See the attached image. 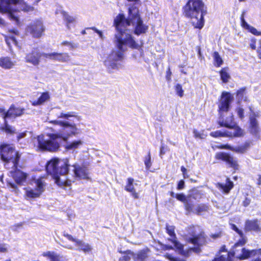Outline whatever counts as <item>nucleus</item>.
Returning a JSON list of instances; mask_svg holds the SVG:
<instances>
[{
	"mask_svg": "<svg viewBox=\"0 0 261 261\" xmlns=\"http://www.w3.org/2000/svg\"><path fill=\"white\" fill-rule=\"evenodd\" d=\"M233 97L229 92H223L222 93L221 98L219 100L218 108L220 114V118L218 124L221 126H224L229 128H232V132H234V128L239 127L233 121V115L230 114L225 119L222 116V113L227 112L229 109L230 105L233 101Z\"/></svg>",
	"mask_w": 261,
	"mask_h": 261,
	"instance_id": "5",
	"label": "nucleus"
},
{
	"mask_svg": "<svg viewBox=\"0 0 261 261\" xmlns=\"http://www.w3.org/2000/svg\"><path fill=\"white\" fill-rule=\"evenodd\" d=\"M0 155L2 160L5 162V166L9 168V164L11 163L12 167L16 168L20 155L14 149L9 145H2L0 147Z\"/></svg>",
	"mask_w": 261,
	"mask_h": 261,
	"instance_id": "7",
	"label": "nucleus"
},
{
	"mask_svg": "<svg viewBox=\"0 0 261 261\" xmlns=\"http://www.w3.org/2000/svg\"><path fill=\"white\" fill-rule=\"evenodd\" d=\"M46 58L57 60L60 61L65 62L69 59V57L66 54H58L56 53L47 54L45 55Z\"/></svg>",
	"mask_w": 261,
	"mask_h": 261,
	"instance_id": "26",
	"label": "nucleus"
},
{
	"mask_svg": "<svg viewBox=\"0 0 261 261\" xmlns=\"http://www.w3.org/2000/svg\"><path fill=\"white\" fill-rule=\"evenodd\" d=\"M6 41L10 48L12 47V46L10 45L11 43L14 44L15 45L16 44V40L13 37L7 39Z\"/></svg>",
	"mask_w": 261,
	"mask_h": 261,
	"instance_id": "53",
	"label": "nucleus"
},
{
	"mask_svg": "<svg viewBox=\"0 0 261 261\" xmlns=\"http://www.w3.org/2000/svg\"><path fill=\"white\" fill-rule=\"evenodd\" d=\"M220 73L221 79L224 83H227L228 81V80L230 78V75L227 71V68H223L220 71Z\"/></svg>",
	"mask_w": 261,
	"mask_h": 261,
	"instance_id": "37",
	"label": "nucleus"
},
{
	"mask_svg": "<svg viewBox=\"0 0 261 261\" xmlns=\"http://www.w3.org/2000/svg\"><path fill=\"white\" fill-rule=\"evenodd\" d=\"M216 158L225 162L230 167L237 169L238 165L237 160L229 154L224 152H219L216 154Z\"/></svg>",
	"mask_w": 261,
	"mask_h": 261,
	"instance_id": "15",
	"label": "nucleus"
},
{
	"mask_svg": "<svg viewBox=\"0 0 261 261\" xmlns=\"http://www.w3.org/2000/svg\"><path fill=\"white\" fill-rule=\"evenodd\" d=\"M184 187L185 181L184 180H180L178 183L177 189L180 190L183 189Z\"/></svg>",
	"mask_w": 261,
	"mask_h": 261,
	"instance_id": "57",
	"label": "nucleus"
},
{
	"mask_svg": "<svg viewBox=\"0 0 261 261\" xmlns=\"http://www.w3.org/2000/svg\"><path fill=\"white\" fill-rule=\"evenodd\" d=\"M149 53L148 51L144 52L143 50H137L132 55V56L135 59L138 60L139 62H141L142 59L145 62L148 63L150 60V59L148 57Z\"/></svg>",
	"mask_w": 261,
	"mask_h": 261,
	"instance_id": "24",
	"label": "nucleus"
},
{
	"mask_svg": "<svg viewBox=\"0 0 261 261\" xmlns=\"http://www.w3.org/2000/svg\"><path fill=\"white\" fill-rule=\"evenodd\" d=\"M50 95L48 92H43L41 94V96L36 100L32 102V105L34 106H37L43 105L44 102L49 100Z\"/></svg>",
	"mask_w": 261,
	"mask_h": 261,
	"instance_id": "29",
	"label": "nucleus"
},
{
	"mask_svg": "<svg viewBox=\"0 0 261 261\" xmlns=\"http://www.w3.org/2000/svg\"><path fill=\"white\" fill-rule=\"evenodd\" d=\"M210 209L208 205L205 204H200L195 208V214L200 215L201 213L207 212Z\"/></svg>",
	"mask_w": 261,
	"mask_h": 261,
	"instance_id": "34",
	"label": "nucleus"
},
{
	"mask_svg": "<svg viewBox=\"0 0 261 261\" xmlns=\"http://www.w3.org/2000/svg\"><path fill=\"white\" fill-rule=\"evenodd\" d=\"M107 56L105 60V65L110 72L118 69L121 66V63L124 59V50H108Z\"/></svg>",
	"mask_w": 261,
	"mask_h": 261,
	"instance_id": "8",
	"label": "nucleus"
},
{
	"mask_svg": "<svg viewBox=\"0 0 261 261\" xmlns=\"http://www.w3.org/2000/svg\"><path fill=\"white\" fill-rule=\"evenodd\" d=\"M237 114L239 117L242 119L244 118V110L241 108H239L237 109Z\"/></svg>",
	"mask_w": 261,
	"mask_h": 261,
	"instance_id": "55",
	"label": "nucleus"
},
{
	"mask_svg": "<svg viewBox=\"0 0 261 261\" xmlns=\"http://www.w3.org/2000/svg\"><path fill=\"white\" fill-rule=\"evenodd\" d=\"M189 236H187V241L195 246H202L205 244L206 239L204 232L199 227L189 228Z\"/></svg>",
	"mask_w": 261,
	"mask_h": 261,
	"instance_id": "12",
	"label": "nucleus"
},
{
	"mask_svg": "<svg viewBox=\"0 0 261 261\" xmlns=\"http://www.w3.org/2000/svg\"><path fill=\"white\" fill-rule=\"evenodd\" d=\"M250 142H246L244 144L237 146V147H232L228 144L221 145L219 147L221 149H229L232 151H234L238 153H244L247 149L250 147Z\"/></svg>",
	"mask_w": 261,
	"mask_h": 261,
	"instance_id": "20",
	"label": "nucleus"
},
{
	"mask_svg": "<svg viewBox=\"0 0 261 261\" xmlns=\"http://www.w3.org/2000/svg\"><path fill=\"white\" fill-rule=\"evenodd\" d=\"M128 4V16L125 18L123 14H118L114 19V24L116 32L114 42L118 49L123 47H128L132 49L139 47V44L135 41L130 34L128 27L132 26L135 34L140 35L145 34L148 29V26L144 23L139 14V8L141 6L140 0H127Z\"/></svg>",
	"mask_w": 261,
	"mask_h": 261,
	"instance_id": "1",
	"label": "nucleus"
},
{
	"mask_svg": "<svg viewBox=\"0 0 261 261\" xmlns=\"http://www.w3.org/2000/svg\"><path fill=\"white\" fill-rule=\"evenodd\" d=\"M144 164L145 165L146 169L148 170L150 168L152 165L151 155L150 152H148V155L145 156L144 159Z\"/></svg>",
	"mask_w": 261,
	"mask_h": 261,
	"instance_id": "40",
	"label": "nucleus"
},
{
	"mask_svg": "<svg viewBox=\"0 0 261 261\" xmlns=\"http://www.w3.org/2000/svg\"><path fill=\"white\" fill-rule=\"evenodd\" d=\"M231 228L233 230H234L236 232H237L239 234V236L241 237V239H242L243 238H246V237H245L244 236L243 232L241 230H240L235 225H234V224L232 225Z\"/></svg>",
	"mask_w": 261,
	"mask_h": 261,
	"instance_id": "49",
	"label": "nucleus"
},
{
	"mask_svg": "<svg viewBox=\"0 0 261 261\" xmlns=\"http://www.w3.org/2000/svg\"><path fill=\"white\" fill-rule=\"evenodd\" d=\"M68 160L53 159L46 165V170L48 174L51 175L55 179L56 183L60 186H69L70 180H61L59 175H65L69 172Z\"/></svg>",
	"mask_w": 261,
	"mask_h": 261,
	"instance_id": "4",
	"label": "nucleus"
},
{
	"mask_svg": "<svg viewBox=\"0 0 261 261\" xmlns=\"http://www.w3.org/2000/svg\"><path fill=\"white\" fill-rule=\"evenodd\" d=\"M171 71H170V68H168V71L166 73V79L167 81H169L171 80Z\"/></svg>",
	"mask_w": 261,
	"mask_h": 261,
	"instance_id": "58",
	"label": "nucleus"
},
{
	"mask_svg": "<svg viewBox=\"0 0 261 261\" xmlns=\"http://www.w3.org/2000/svg\"><path fill=\"white\" fill-rule=\"evenodd\" d=\"M245 229L246 231H258L260 229L257 220H247L245 222Z\"/></svg>",
	"mask_w": 261,
	"mask_h": 261,
	"instance_id": "25",
	"label": "nucleus"
},
{
	"mask_svg": "<svg viewBox=\"0 0 261 261\" xmlns=\"http://www.w3.org/2000/svg\"><path fill=\"white\" fill-rule=\"evenodd\" d=\"M137 186V183L134 182V179L132 178L127 179V184L125 187V190L132 193V196L137 199L138 198V194L136 192L135 186Z\"/></svg>",
	"mask_w": 261,
	"mask_h": 261,
	"instance_id": "23",
	"label": "nucleus"
},
{
	"mask_svg": "<svg viewBox=\"0 0 261 261\" xmlns=\"http://www.w3.org/2000/svg\"><path fill=\"white\" fill-rule=\"evenodd\" d=\"M247 238L240 239L233 246L232 252L234 255L241 260L247 259L251 256H255L256 254L259 253L261 249L256 250H248L242 246L247 243Z\"/></svg>",
	"mask_w": 261,
	"mask_h": 261,
	"instance_id": "9",
	"label": "nucleus"
},
{
	"mask_svg": "<svg viewBox=\"0 0 261 261\" xmlns=\"http://www.w3.org/2000/svg\"><path fill=\"white\" fill-rule=\"evenodd\" d=\"M92 29L93 30L95 33H96L98 36L101 39L103 40L105 38V37L104 36L102 32L101 31L98 30L95 27H92L90 28H87V30Z\"/></svg>",
	"mask_w": 261,
	"mask_h": 261,
	"instance_id": "47",
	"label": "nucleus"
},
{
	"mask_svg": "<svg viewBox=\"0 0 261 261\" xmlns=\"http://www.w3.org/2000/svg\"><path fill=\"white\" fill-rule=\"evenodd\" d=\"M14 64L8 57H4L0 59V66L5 69H10L13 67Z\"/></svg>",
	"mask_w": 261,
	"mask_h": 261,
	"instance_id": "30",
	"label": "nucleus"
},
{
	"mask_svg": "<svg viewBox=\"0 0 261 261\" xmlns=\"http://www.w3.org/2000/svg\"><path fill=\"white\" fill-rule=\"evenodd\" d=\"M250 127L258 126V121L255 118L254 115L250 116Z\"/></svg>",
	"mask_w": 261,
	"mask_h": 261,
	"instance_id": "45",
	"label": "nucleus"
},
{
	"mask_svg": "<svg viewBox=\"0 0 261 261\" xmlns=\"http://www.w3.org/2000/svg\"><path fill=\"white\" fill-rule=\"evenodd\" d=\"M24 108L17 107L14 105H11L6 112V114L4 115V126L2 127V129L8 134L14 133L15 129L12 126L8 124L6 119L19 117L24 114Z\"/></svg>",
	"mask_w": 261,
	"mask_h": 261,
	"instance_id": "10",
	"label": "nucleus"
},
{
	"mask_svg": "<svg viewBox=\"0 0 261 261\" xmlns=\"http://www.w3.org/2000/svg\"><path fill=\"white\" fill-rule=\"evenodd\" d=\"M63 15L64 20L66 21L68 28L70 29L71 24H74L75 23V17L70 16L65 12H63Z\"/></svg>",
	"mask_w": 261,
	"mask_h": 261,
	"instance_id": "33",
	"label": "nucleus"
},
{
	"mask_svg": "<svg viewBox=\"0 0 261 261\" xmlns=\"http://www.w3.org/2000/svg\"><path fill=\"white\" fill-rule=\"evenodd\" d=\"M245 12L244 11L241 17V22L242 27L245 29L248 30L249 32L256 36H261V32L258 31L255 28L248 24L244 19Z\"/></svg>",
	"mask_w": 261,
	"mask_h": 261,
	"instance_id": "22",
	"label": "nucleus"
},
{
	"mask_svg": "<svg viewBox=\"0 0 261 261\" xmlns=\"http://www.w3.org/2000/svg\"><path fill=\"white\" fill-rule=\"evenodd\" d=\"M237 98L239 102L244 100L246 101L247 100V97L246 96V88H242L237 92Z\"/></svg>",
	"mask_w": 261,
	"mask_h": 261,
	"instance_id": "35",
	"label": "nucleus"
},
{
	"mask_svg": "<svg viewBox=\"0 0 261 261\" xmlns=\"http://www.w3.org/2000/svg\"><path fill=\"white\" fill-rule=\"evenodd\" d=\"M30 185H34V188L29 187L24 189L26 198L33 199L40 197L44 191L45 182L43 181V178L34 179L31 181Z\"/></svg>",
	"mask_w": 261,
	"mask_h": 261,
	"instance_id": "11",
	"label": "nucleus"
},
{
	"mask_svg": "<svg viewBox=\"0 0 261 261\" xmlns=\"http://www.w3.org/2000/svg\"><path fill=\"white\" fill-rule=\"evenodd\" d=\"M243 135V130L240 127L234 128V132L232 131H225L222 132L220 130L212 132L211 136L214 137H240Z\"/></svg>",
	"mask_w": 261,
	"mask_h": 261,
	"instance_id": "16",
	"label": "nucleus"
},
{
	"mask_svg": "<svg viewBox=\"0 0 261 261\" xmlns=\"http://www.w3.org/2000/svg\"><path fill=\"white\" fill-rule=\"evenodd\" d=\"M193 134H194V137L196 138L203 139L204 138L203 135L200 134L197 130L194 129L193 130Z\"/></svg>",
	"mask_w": 261,
	"mask_h": 261,
	"instance_id": "56",
	"label": "nucleus"
},
{
	"mask_svg": "<svg viewBox=\"0 0 261 261\" xmlns=\"http://www.w3.org/2000/svg\"><path fill=\"white\" fill-rule=\"evenodd\" d=\"M26 136V133H21L19 134L17 136V140L19 141L21 139L24 138Z\"/></svg>",
	"mask_w": 261,
	"mask_h": 261,
	"instance_id": "59",
	"label": "nucleus"
},
{
	"mask_svg": "<svg viewBox=\"0 0 261 261\" xmlns=\"http://www.w3.org/2000/svg\"><path fill=\"white\" fill-rule=\"evenodd\" d=\"M185 208L189 213L193 212L195 213V208H194V205L190 203L187 202L185 203Z\"/></svg>",
	"mask_w": 261,
	"mask_h": 261,
	"instance_id": "44",
	"label": "nucleus"
},
{
	"mask_svg": "<svg viewBox=\"0 0 261 261\" xmlns=\"http://www.w3.org/2000/svg\"><path fill=\"white\" fill-rule=\"evenodd\" d=\"M166 232L171 238L169 240L172 242L174 246L178 250L179 252L182 253L184 251V246L176 240V234L174 232L175 227L173 225L166 224Z\"/></svg>",
	"mask_w": 261,
	"mask_h": 261,
	"instance_id": "14",
	"label": "nucleus"
},
{
	"mask_svg": "<svg viewBox=\"0 0 261 261\" xmlns=\"http://www.w3.org/2000/svg\"><path fill=\"white\" fill-rule=\"evenodd\" d=\"M149 251L148 249H145L138 251L136 253L129 251V254L132 256L134 261H146L148 256Z\"/></svg>",
	"mask_w": 261,
	"mask_h": 261,
	"instance_id": "21",
	"label": "nucleus"
},
{
	"mask_svg": "<svg viewBox=\"0 0 261 261\" xmlns=\"http://www.w3.org/2000/svg\"><path fill=\"white\" fill-rule=\"evenodd\" d=\"M202 192L197 190H193L191 194V197L195 200H198L199 199H201L202 198Z\"/></svg>",
	"mask_w": 261,
	"mask_h": 261,
	"instance_id": "41",
	"label": "nucleus"
},
{
	"mask_svg": "<svg viewBox=\"0 0 261 261\" xmlns=\"http://www.w3.org/2000/svg\"><path fill=\"white\" fill-rule=\"evenodd\" d=\"M175 90L176 94L180 97H182L184 95V90L182 88V86L179 84H177L175 86Z\"/></svg>",
	"mask_w": 261,
	"mask_h": 261,
	"instance_id": "43",
	"label": "nucleus"
},
{
	"mask_svg": "<svg viewBox=\"0 0 261 261\" xmlns=\"http://www.w3.org/2000/svg\"><path fill=\"white\" fill-rule=\"evenodd\" d=\"M16 168L12 167L14 168V171H11V173L12 174V176L17 185H22L27 179V174L21 171L20 170L17 169Z\"/></svg>",
	"mask_w": 261,
	"mask_h": 261,
	"instance_id": "19",
	"label": "nucleus"
},
{
	"mask_svg": "<svg viewBox=\"0 0 261 261\" xmlns=\"http://www.w3.org/2000/svg\"><path fill=\"white\" fill-rule=\"evenodd\" d=\"M176 198L183 202H186V197L184 194H176Z\"/></svg>",
	"mask_w": 261,
	"mask_h": 261,
	"instance_id": "52",
	"label": "nucleus"
},
{
	"mask_svg": "<svg viewBox=\"0 0 261 261\" xmlns=\"http://www.w3.org/2000/svg\"><path fill=\"white\" fill-rule=\"evenodd\" d=\"M72 167L74 174L76 177L82 179L88 178V169L85 166L75 163Z\"/></svg>",
	"mask_w": 261,
	"mask_h": 261,
	"instance_id": "18",
	"label": "nucleus"
},
{
	"mask_svg": "<svg viewBox=\"0 0 261 261\" xmlns=\"http://www.w3.org/2000/svg\"><path fill=\"white\" fill-rule=\"evenodd\" d=\"M57 117L58 119L63 118L65 120H55L51 121L50 122L61 126L62 129L57 134L47 135V138L44 135L38 136L36 139L39 149L49 151H56L60 147L61 140L66 141L71 135L75 136L79 134V130L75 124L71 122V120L70 119V118L77 117L74 112H61Z\"/></svg>",
	"mask_w": 261,
	"mask_h": 261,
	"instance_id": "2",
	"label": "nucleus"
},
{
	"mask_svg": "<svg viewBox=\"0 0 261 261\" xmlns=\"http://www.w3.org/2000/svg\"><path fill=\"white\" fill-rule=\"evenodd\" d=\"M63 236L66 237L69 241L74 242L76 243V241H77L78 239H76L73 238L71 235L67 233L66 231L63 232Z\"/></svg>",
	"mask_w": 261,
	"mask_h": 261,
	"instance_id": "48",
	"label": "nucleus"
},
{
	"mask_svg": "<svg viewBox=\"0 0 261 261\" xmlns=\"http://www.w3.org/2000/svg\"><path fill=\"white\" fill-rule=\"evenodd\" d=\"M43 23L40 20L32 22L26 29L27 33H30L33 37L39 38L44 31Z\"/></svg>",
	"mask_w": 261,
	"mask_h": 261,
	"instance_id": "13",
	"label": "nucleus"
},
{
	"mask_svg": "<svg viewBox=\"0 0 261 261\" xmlns=\"http://www.w3.org/2000/svg\"><path fill=\"white\" fill-rule=\"evenodd\" d=\"M82 143L83 142L81 140L74 141L67 145V148L68 149H75L77 148L80 145H82Z\"/></svg>",
	"mask_w": 261,
	"mask_h": 261,
	"instance_id": "38",
	"label": "nucleus"
},
{
	"mask_svg": "<svg viewBox=\"0 0 261 261\" xmlns=\"http://www.w3.org/2000/svg\"><path fill=\"white\" fill-rule=\"evenodd\" d=\"M186 170H187L184 167L182 166L181 167V171L184 174H185V173H186Z\"/></svg>",
	"mask_w": 261,
	"mask_h": 261,
	"instance_id": "64",
	"label": "nucleus"
},
{
	"mask_svg": "<svg viewBox=\"0 0 261 261\" xmlns=\"http://www.w3.org/2000/svg\"><path fill=\"white\" fill-rule=\"evenodd\" d=\"M257 184L258 185H261V175H258V179Z\"/></svg>",
	"mask_w": 261,
	"mask_h": 261,
	"instance_id": "63",
	"label": "nucleus"
},
{
	"mask_svg": "<svg viewBox=\"0 0 261 261\" xmlns=\"http://www.w3.org/2000/svg\"><path fill=\"white\" fill-rule=\"evenodd\" d=\"M61 46L62 47H67L69 48H75L78 47L77 44L68 41L63 42Z\"/></svg>",
	"mask_w": 261,
	"mask_h": 261,
	"instance_id": "39",
	"label": "nucleus"
},
{
	"mask_svg": "<svg viewBox=\"0 0 261 261\" xmlns=\"http://www.w3.org/2000/svg\"><path fill=\"white\" fill-rule=\"evenodd\" d=\"M43 255L47 257L51 261H61V257L55 252L48 251L44 253Z\"/></svg>",
	"mask_w": 261,
	"mask_h": 261,
	"instance_id": "32",
	"label": "nucleus"
},
{
	"mask_svg": "<svg viewBox=\"0 0 261 261\" xmlns=\"http://www.w3.org/2000/svg\"><path fill=\"white\" fill-rule=\"evenodd\" d=\"M9 245L5 243H0V252L6 253L8 250Z\"/></svg>",
	"mask_w": 261,
	"mask_h": 261,
	"instance_id": "50",
	"label": "nucleus"
},
{
	"mask_svg": "<svg viewBox=\"0 0 261 261\" xmlns=\"http://www.w3.org/2000/svg\"><path fill=\"white\" fill-rule=\"evenodd\" d=\"M204 4L202 0H188L183 7L184 14L190 18L195 28L201 29L204 25L203 8Z\"/></svg>",
	"mask_w": 261,
	"mask_h": 261,
	"instance_id": "3",
	"label": "nucleus"
},
{
	"mask_svg": "<svg viewBox=\"0 0 261 261\" xmlns=\"http://www.w3.org/2000/svg\"><path fill=\"white\" fill-rule=\"evenodd\" d=\"M250 132L255 138H259L260 134L258 126L250 127Z\"/></svg>",
	"mask_w": 261,
	"mask_h": 261,
	"instance_id": "42",
	"label": "nucleus"
},
{
	"mask_svg": "<svg viewBox=\"0 0 261 261\" xmlns=\"http://www.w3.org/2000/svg\"><path fill=\"white\" fill-rule=\"evenodd\" d=\"M5 25V21L0 17V27H4Z\"/></svg>",
	"mask_w": 261,
	"mask_h": 261,
	"instance_id": "62",
	"label": "nucleus"
},
{
	"mask_svg": "<svg viewBox=\"0 0 261 261\" xmlns=\"http://www.w3.org/2000/svg\"><path fill=\"white\" fill-rule=\"evenodd\" d=\"M1 7L5 11H9L10 18L14 21L16 24H19L18 17L14 13V11H22L25 12L34 10L33 6L29 5L24 0H5L1 2Z\"/></svg>",
	"mask_w": 261,
	"mask_h": 261,
	"instance_id": "6",
	"label": "nucleus"
},
{
	"mask_svg": "<svg viewBox=\"0 0 261 261\" xmlns=\"http://www.w3.org/2000/svg\"><path fill=\"white\" fill-rule=\"evenodd\" d=\"M213 57L215 61V66L220 67L223 64V61L219 53L217 51H215Z\"/></svg>",
	"mask_w": 261,
	"mask_h": 261,
	"instance_id": "36",
	"label": "nucleus"
},
{
	"mask_svg": "<svg viewBox=\"0 0 261 261\" xmlns=\"http://www.w3.org/2000/svg\"><path fill=\"white\" fill-rule=\"evenodd\" d=\"M168 150V147L162 142L161 146L160 147V156L161 158H162V155L165 154Z\"/></svg>",
	"mask_w": 261,
	"mask_h": 261,
	"instance_id": "46",
	"label": "nucleus"
},
{
	"mask_svg": "<svg viewBox=\"0 0 261 261\" xmlns=\"http://www.w3.org/2000/svg\"><path fill=\"white\" fill-rule=\"evenodd\" d=\"M251 201V200L250 198L246 197L242 202V205L245 207H247L250 204Z\"/></svg>",
	"mask_w": 261,
	"mask_h": 261,
	"instance_id": "54",
	"label": "nucleus"
},
{
	"mask_svg": "<svg viewBox=\"0 0 261 261\" xmlns=\"http://www.w3.org/2000/svg\"><path fill=\"white\" fill-rule=\"evenodd\" d=\"M47 54H41L38 50H33L31 53H28L26 57V62L37 65L39 64L42 57H45Z\"/></svg>",
	"mask_w": 261,
	"mask_h": 261,
	"instance_id": "17",
	"label": "nucleus"
},
{
	"mask_svg": "<svg viewBox=\"0 0 261 261\" xmlns=\"http://www.w3.org/2000/svg\"><path fill=\"white\" fill-rule=\"evenodd\" d=\"M0 113L2 114L3 118L4 119V115L6 114V112H5L4 109L0 108Z\"/></svg>",
	"mask_w": 261,
	"mask_h": 261,
	"instance_id": "60",
	"label": "nucleus"
},
{
	"mask_svg": "<svg viewBox=\"0 0 261 261\" xmlns=\"http://www.w3.org/2000/svg\"><path fill=\"white\" fill-rule=\"evenodd\" d=\"M129 250L127 251L126 252V255L120 258L119 261H130V258L132 257V256L130 254H129Z\"/></svg>",
	"mask_w": 261,
	"mask_h": 261,
	"instance_id": "51",
	"label": "nucleus"
},
{
	"mask_svg": "<svg viewBox=\"0 0 261 261\" xmlns=\"http://www.w3.org/2000/svg\"><path fill=\"white\" fill-rule=\"evenodd\" d=\"M75 245L78 247L79 250L83 251L85 253H89L92 250V247L89 244L86 243L80 240L76 241Z\"/></svg>",
	"mask_w": 261,
	"mask_h": 261,
	"instance_id": "28",
	"label": "nucleus"
},
{
	"mask_svg": "<svg viewBox=\"0 0 261 261\" xmlns=\"http://www.w3.org/2000/svg\"><path fill=\"white\" fill-rule=\"evenodd\" d=\"M225 248L222 247L220 250V252H224ZM225 254H222L218 257H216L212 261H233L232 258L229 255L226 251H225Z\"/></svg>",
	"mask_w": 261,
	"mask_h": 261,
	"instance_id": "31",
	"label": "nucleus"
},
{
	"mask_svg": "<svg viewBox=\"0 0 261 261\" xmlns=\"http://www.w3.org/2000/svg\"><path fill=\"white\" fill-rule=\"evenodd\" d=\"M61 246H62L63 247L67 248L68 249L73 250L74 249L72 246L69 245H61Z\"/></svg>",
	"mask_w": 261,
	"mask_h": 261,
	"instance_id": "61",
	"label": "nucleus"
},
{
	"mask_svg": "<svg viewBox=\"0 0 261 261\" xmlns=\"http://www.w3.org/2000/svg\"><path fill=\"white\" fill-rule=\"evenodd\" d=\"M233 182L230 181L229 178L226 179V182L224 184L221 183H218L217 184V188L225 194L228 193L230 190L233 188Z\"/></svg>",
	"mask_w": 261,
	"mask_h": 261,
	"instance_id": "27",
	"label": "nucleus"
}]
</instances>
